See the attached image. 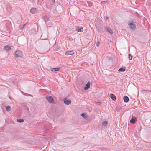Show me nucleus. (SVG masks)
<instances>
[{
	"mask_svg": "<svg viewBox=\"0 0 151 151\" xmlns=\"http://www.w3.org/2000/svg\"><path fill=\"white\" fill-rule=\"evenodd\" d=\"M33 31L35 32V33H33L32 34L33 35H34V34H35L36 31H35V30L34 29H33Z\"/></svg>",
	"mask_w": 151,
	"mask_h": 151,
	"instance_id": "obj_24",
	"label": "nucleus"
},
{
	"mask_svg": "<svg viewBox=\"0 0 151 151\" xmlns=\"http://www.w3.org/2000/svg\"><path fill=\"white\" fill-rule=\"evenodd\" d=\"M64 103L65 104L69 105L71 102V101L70 100H66L64 101Z\"/></svg>",
	"mask_w": 151,
	"mask_h": 151,
	"instance_id": "obj_8",
	"label": "nucleus"
},
{
	"mask_svg": "<svg viewBox=\"0 0 151 151\" xmlns=\"http://www.w3.org/2000/svg\"><path fill=\"white\" fill-rule=\"evenodd\" d=\"M74 53L73 50L67 51L65 53L66 55H69L74 54Z\"/></svg>",
	"mask_w": 151,
	"mask_h": 151,
	"instance_id": "obj_5",
	"label": "nucleus"
},
{
	"mask_svg": "<svg viewBox=\"0 0 151 151\" xmlns=\"http://www.w3.org/2000/svg\"><path fill=\"white\" fill-rule=\"evenodd\" d=\"M60 69V68H52L51 69V70L52 71H59Z\"/></svg>",
	"mask_w": 151,
	"mask_h": 151,
	"instance_id": "obj_13",
	"label": "nucleus"
},
{
	"mask_svg": "<svg viewBox=\"0 0 151 151\" xmlns=\"http://www.w3.org/2000/svg\"><path fill=\"white\" fill-rule=\"evenodd\" d=\"M17 121L19 123H21L24 122L23 119H17Z\"/></svg>",
	"mask_w": 151,
	"mask_h": 151,
	"instance_id": "obj_19",
	"label": "nucleus"
},
{
	"mask_svg": "<svg viewBox=\"0 0 151 151\" xmlns=\"http://www.w3.org/2000/svg\"><path fill=\"white\" fill-rule=\"evenodd\" d=\"M15 56L17 58L21 57L22 56V52L19 50H17L15 52Z\"/></svg>",
	"mask_w": 151,
	"mask_h": 151,
	"instance_id": "obj_3",
	"label": "nucleus"
},
{
	"mask_svg": "<svg viewBox=\"0 0 151 151\" xmlns=\"http://www.w3.org/2000/svg\"><path fill=\"white\" fill-rule=\"evenodd\" d=\"M83 29L81 28H78L77 31L79 32H82L83 31Z\"/></svg>",
	"mask_w": 151,
	"mask_h": 151,
	"instance_id": "obj_17",
	"label": "nucleus"
},
{
	"mask_svg": "<svg viewBox=\"0 0 151 151\" xmlns=\"http://www.w3.org/2000/svg\"><path fill=\"white\" fill-rule=\"evenodd\" d=\"M90 84L91 83L90 81L88 82L86 85V87H84V89L85 90H87L90 88Z\"/></svg>",
	"mask_w": 151,
	"mask_h": 151,
	"instance_id": "obj_6",
	"label": "nucleus"
},
{
	"mask_svg": "<svg viewBox=\"0 0 151 151\" xmlns=\"http://www.w3.org/2000/svg\"><path fill=\"white\" fill-rule=\"evenodd\" d=\"M123 99H124V101L125 102H126V103L129 100V99L128 97L126 96H124Z\"/></svg>",
	"mask_w": 151,
	"mask_h": 151,
	"instance_id": "obj_11",
	"label": "nucleus"
},
{
	"mask_svg": "<svg viewBox=\"0 0 151 151\" xmlns=\"http://www.w3.org/2000/svg\"><path fill=\"white\" fill-rule=\"evenodd\" d=\"M128 58L129 60H131L132 59V56H131L130 54H129L128 55Z\"/></svg>",
	"mask_w": 151,
	"mask_h": 151,
	"instance_id": "obj_20",
	"label": "nucleus"
},
{
	"mask_svg": "<svg viewBox=\"0 0 151 151\" xmlns=\"http://www.w3.org/2000/svg\"><path fill=\"white\" fill-rule=\"evenodd\" d=\"M100 44V42H97L96 43V46L98 47Z\"/></svg>",
	"mask_w": 151,
	"mask_h": 151,
	"instance_id": "obj_22",
	"label": "nucleus"
},
{
	"mask_svg": "<svg viewBox=\"0 0 151 151\" xmlns=\"http://www.w3.org/2000/svg\"><path fill=\"white\" fill-rule=\"evenodd\" d=\"M6 109L7 111H9L10 110L11 107L10 106H8L6 108Z\"/></svg>",
	"mask_w": 151,
	"mask_h": 151,
	"instance_id": "obj_16",
	"label": "nucleus"
},
{
	"mask_svg": "<svg viewBox=\"0 0 151 151\" xmlns=\"http://www.w3.org/2000/svg\"><path fill=\"white\" fill-rule=\"evenodd\" d=\"M109 19V17H106L104 19L106 21H107Z\"/></svg>",
	"mask_w": 151,
	"mask_h": 151,
	"instance_id": "obj_23",
	"label": "nucleus"
},
{
	"mask_svg": "<svg viewBox=\"0 0 151 151\" xmlns=\"http://www.w3.org/2000/svg\"><path fill=\"white\" fill-rule=\"evenodd\" d=\"M81 116L84 118H86L87 117L86 114L85 113H83L81 114Z\"/></svg>",
	"mask_w": 151,
	"mask_h": 151,
	"instance_id": "obj_18",
	"label": "nucleus"
},
{
	"mask_svg": "<svg viewBox=\"0 0 151 151\" xmlns=\"http://www.w3.org/2000/svg\"><path fill=\"white\" fill-rule=\"evenodd\" d=\"M26 24H24L23 25L22 27H21L20 28L21 30H22L24 28Z\"/></svg>",
	"mask_w": 151,
	"mask_h": 151,
	"instance_id": "obj_21",
	"label": "nucleus"
},
{
	"mask_svg": "<svg viewBox=\"0 0 151 151\" xmlns=\"http://www.w3.org/2000/svg\"><path fill=\"white\" fill-rule=\"evenodd\" d=\"M104 29L106 31L109 32L111 34H113L114 32V31L113 30L111 29L110 28L107 27H105L104 28Z\"/></svg>",
	"mask_w": 151,
	"mask_h": 151,
	"instance_id": "obj_2",
	"label": "nucleus"
},
{
	"mask_svg": "<svg viewBox=\"0 0 151 151\" xmlns=\"http://www.w3.org/2000/svg\"><path fill=\"white\" fill-rule=\"evenodd\" d=\"M128 25L129 27L132 30H134L135 29L136 25L134 22L132 21H130L128 22Z\"/></svg>",
	"mask_w": 151,
	"mask_h": 151,
	"instance_id": "obj_1",
	"label": "nucleus"
},
{
	"mask_svg": "<svg viewBox=\"0 0 151 151\" xmlns=\"http://www.w3.org/2000/svg\"><path fill=\"white\" fill-rule=\"evenodd\" d=\"M137 121V119L136 118L132 117L130 121L131 123L134 124Z\"/></svg>",
	"mask_w": 151,
	"mask_h": 151,
	"instance_id": "obj_9",
	"label": "nucleus"
},
{
	"mask_svg": "<svg viewBox=\"0 0 151 151\" xmlns=\"http://www.w3.org/2000/svg\"><path fill=\"white\" fill-rule=\"evenodd\" d=\"M4 49L5 50L8 51L11 49V46L9 45H6L4 47Z\"/></svg>",
	"mask_w": 151,
	"mask_h": 151,
	"instance_id": "obj_12",
	"label": "nucleus"
},
{
	"mask_svg": "<svg viewBox=\"0 0 151 151\" xmlns=\"http://www.w3.org/2000/svg\"><path fill=\"white\" fill-rule=\"evenodd\" d=\"M108 122L107 121H104L102 123V125L104 126H106Z\"/></svg>",
	"mask_w": 151,
	"mask_h": 151,
	"instance_id": "obj_15",
	"label": "nucleus"
},
{
	"mask_svg": "<svg viewBox=\"0 0 151 151\" xmlns=\"http://www.w3.org/2000/svg\"><path fill=\"white\" fill-rule=\"evenodd\" d=\"M52 0V2L53 3H54L55 1V0Z\"/></svg>",
	"mask_w": 151,
	"mask_h": 151,
	"instance_id": "obj_25",
	"label": "nucleus"
},
{
	"mask_svg": "<svg viewBox=\"0 0 151 151\" xmlns=\"http://www.w3.org/2000/svg\"><path fill=\"white\" fill-rule=\"evenodd\" d=\"M46 100L49 103H53L54 100L53 97L51 96H49L46 97Z\"/></svg>",
	"mask_w": 151,
	"mask_h": 151,
	"instance_id": "obj_4",
	"label": "nucleus"
},
{
	"mask_svg": "<svg viewBox=\"0 0 151 151\" xmlns=\"http://www.w3.org/2000/svg\"><path fill=\"white\" fill-rule=\"evenodd\" d=\"M125 70V68L124 67H122L120 68L119 70V72H124Z\"/></svg>",
	"mask_w": 151,
	"mask_h": 151,
	"instance_id": "obj_14",
	"label": "nucleus"
},
{
	"mask_svg": "<svg viewBox=\"0 0 151 151\" xmlns=\"http://www.w3.org/2000/svg\"><path fill=\"white\" fill-rule=\"evenodd\" d=\"M110 98L114 101H115L116 100V98L115 95L113 94H110Z\"/></svg>",
	"mask_w": 151,
	"mask_h": 151,
	"instance_id": "obj_10",
	"label": "nucleus"
},
{
	"mask_svg": "<svg viewBox=\"0 0 151 151\" xmlns=\"http://www.w3.org/2000/svg\"><path fill=\"white\" fill-rule=\"evenodd\" d=\"M30 12L32 14H34L37 12V10L35 8H32L31 9Z\"/></svg>",
	"mask_w": 151,
	"mask_h": 151,
	"instance_id": "obj_7",
	"label": "nucleus"
}]
</instances>
